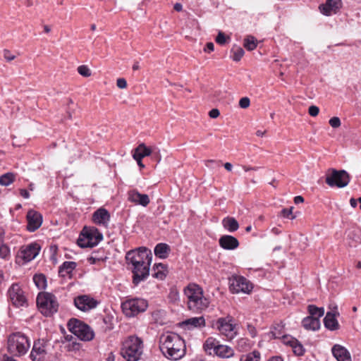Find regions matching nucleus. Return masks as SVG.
I'll return each instance as SVG.
<instances>
[{
    "label": "nucleus",
    "instance_id": "obj_1",
    "mask_svg": "<svg viewBox=\"0 0 361 361\" xmlns=\"http://www.w3.org/2000/svg\"><path fill=\"white\" fill-rule=\"evenodd\" d=\"M126 258L128 265H131L133 284L137 286L147 279L149 275L152 260L151 251L146 247H140L128 252Z\"/></svg>",
    "mask_w": 361,
    "mask_h": 361
},
{
    "label": "nucleus",
    "instance_id": "obj_2",
    "mask_svg": "<svg viewBox=\"0 0 361 361\" xmlns=\"http://www.w3.org/2000/svg\"><path fill=\"white\" fill-rule=\"evenodd\" d=\"M160 350L168 359L178 360L185 354V344L178 334L170 333L160 337Z\"/></svg>",
    "mask_w": 361,
    "mask_h": 361
},
{
    "label": "nucleus",
    "instance_id": "obj_3",
    "mask_svg": "<svg viewBox=\"0 0 361 361\" xmlns=\"http://www.w3.org/2000/svg\"><path fill=\"white\" fill-rule=\"evenodd\" d=\"M184 295L186 297L187 307L193 313H201L209 305V300L204 295L202 287L196 283H189L184 288Z\"/></svg>",
    "mask_w": 361,
    "mask_h": 361
},
{
    "label": "nucleus",
    "instance_id": "obj_4",
    "mask_svg": "<svg viewBox=\"0 0 361 361\" xmlns=\"http://www.w3.org/2000/svg\"><path fill=\"white\" fill-rule=\"evenodd\" d=\"M143 341L136 336L127 337L122 343L121 354L127 361H137L143 353Z\"/></svg>",
    "mask_w": 361,
    "mask_h": 361
},
{
    "label": "nucleus",
    "instance_id": "obj_5",
    "mask_svg": "<svg viewBox=\"0 0 361 361\" xmlns=\"http://www.w3.org/2000/svg\"><path fill=\"white\" fill-rule=\"evenodd\" d=\"M30 347L28 338L20 332L13 333L8 338V351L13 356L25 355Z\"/></svg>",
    "mask_w": 361,
    "mask_h": 361
},
{
    "label": "nucleus",
    "instance_id": "obj_6",
    "mask_svg": "<svg viewBox=\"0 0 361 361\" xmlns=\"http://www.w3.org/2000/svg\"><path fill=\"white\" fill-rule=\"evenodd\" d=\"M37 305L41 313L46 317L52 315L59 309V302L56 296L48 292H42L38 294Z\"/></svg>",
    "mask_w": 361,
    "mask_h": 361
},
{
    "label": "nucleus",
    "instance_id": "obj_7",
    "mask_svg": "<svg viewBox=\"0 0 361 361\" xmlns=\"http://www.w3.org/2000/svg\"><path fill=\"white\" fill-rule=\"evenodd\" d=\"M103 238L102 234L94 227H84L78 239L80 247H92Z\"/></svg>",
    "mask_w": 361,
    "mask_h": 361
},
{
    "label": "nucleus",
    "instance_id": "obj_8",
    "mask_svg": "<svg viewBox=\"0 0 361 361\" xmlns=\"http://www.w3.org/2000/svg\"><path fill=\"white\" fill-rule=\"evenodd\" d=\"M148 307V302L142 298L128 299L121 304L123 313L128 317H134L145 312Z\"/></svg>",
    "mask_w": 361,
    "mask_h": 361
},
{
    "label": "nucleus",
    "instance_id": "obj_9",
    "mask_svg": "<svg viewBox=\"0 0 361 361\" xmlns=\"http://www.w3.org/2000/svg\"><path fill=\"white\" fill-rule=\"evenodd\" d=\"M350 182V176L345 170L329 169L326 176V183L331 187L344 188Z\"/></svg>",
    "mask_w": 361,
    "mask_h": 361
},
{
    "label": "nucleus",
    "instance_id": "obj_10",
    "mask_svg": "<svg viewBox=\"0 0 361 361\" xmlns=\"http://www.w3.org/2000/svg\"><path fill=\"white\" fill-rule=\"evenodd\" d=\"M71 332L82 341H91L94 338V333L90 326L77 319H71L68 323Z\"/></svg>",
    "mask_w": 361,
    "mask_h": 361
},
{
    "label": "nucleus",
    "instance_id": "obj_11",
    "mask_svg": "<svg viewBox=\"0 0 361 361\" xmlns=\"http://www.w3.org/2000/svg\"><path fill=\"white\" fill-rule=\"evenodd\" d=\"M39 250L40 246L36 243L20 247L16 257V263L23 265L32 261L39 254Z\"/></svg>",
    "mask_w": 361,
    "mask_h": 361
},
{
    "label": "nucleus",
    "instance_id": "obj_12",
    "mask_svg": "<svg viewBox=\"0 0 361 361\" xmlns=\"http://www.w3.org/2000/svg\"><path fill=\"white\" fill-rule=\"evenodd\" d=\"M234 319L231 315L225 317L219 318L213 324V327L216 328L221 334L225 336L228 339H233L235 335Z\"/></svg>",
    "mask_w": 361,
    "mask_h": 361
},
{
    "label": "nucleus",
    "instance_id": "obj_13",
    "mask_svg": "<svg viewBox=\"0 0 361 361\" xmlns=\"http://www.w3.org/2000/svg\"><path fill=\"white\" fill-rule=\"evenodd\" d=\"M252 288V283L244 276L234 275L229 279V289L232 293L249 294Z\"/></svg>",
    "mask_w": 361,
    "mask_h": 361
},
{
    "label": "nucleus",
    "instance_id": "obj_14",
    "mask_svg": "<svg viewBox=\"0 0 361 361\" xmlns=\"http://www.w3.org/2000/svg\"><path fill=\"white\" fill-rule=\"evenodd\" d=\"M8 295L11 302L16 307L27 305V298L25 293L18 283H13L8 290Z\"/></svg>",
    "mask_w": 361,
    "mask_h": 361
},
{
    "label": "nucleus",
    "instance_id": "obj_15",
    "mask_svg": "<svg viewBox=\"0 0 361 361\" xmlns=\"http://www.w3.org/2000/svg\"><path fill=\"white\" fill-rule=\"evenodd\" d=\"M74 305L78 310L87 312L95 308L98 302L90 295H82L74 298Z\"/></svg>",
    "mask_w": 361,
    "mask_h": 361
},
{
    "label": "nucleus",
    "instance_id": "obj_16",
    "mask_svg": "<svg viewBox=\"0 0 361 361\" xmlns=\"http://www.w3.org/2000/svg\"><path fill=\"white\" fill-rule=\"evenodd\" d=\"M27 221V229L30 232L37 230L42 224V215L34 210L30 209L26 215Z\"/></svg>",
    "mask_w": 361,
    "mask_h": 361
},
{
    "label": "nucleus",
    "instance_id": "obj_17",
    "mask_svg": "<svg viewBox=\"0 0 361 361\" xmlns=\"http://www.w3.org/2000/svg\"><path fill=\"white\" fill-rule=\"evenodd\" d=\"M47 354L46 342L43 340L35 341L30 357L32 361H43Z\"/></svg>",
    "mask_w": 361,
    "mask_h": 361
},
{
    "label": "nucleus",
    "instance_id": "obj_18",
    "mask_svg": "<svg viewBox=\"0 0 361 361\" xmlns=\"http://www.w3.org/2000/svg\"><path fill=\"white\" fill-rule=\"evenodd\" d=\"M128 200L129 202L142 207H147L150 200L147 194H141L137 190H131L128 192Z\"/></svg>",
    "mask_w": 361,
    "mask_h": 361
},
{
    "label": "nucleus",
    "instance_id": "obj_19",
    "mask_svg": "<svg viewBox=\"0 0 361 361\" xmlns=\"http://www.w3.org/2000/svg\"><path fill=\"white\" fill-rule=\"evenodd\" d=\"M342 6L341 0H326L319 6L320 11L326 16L336 13Z\"/></svg>",
    "mask_w": 361,
    "mask_h": 361
},
{
    "label": "nucleus",
    "instance_id": "obj_20",
    "mask_svg": "<svg viewBox=\"0 0 361 361\" xmlns=\"http://www.w3.org/2000/svg\"><path fill=\"white\" fill-rule=\"evenodd\" d=\"M331 351L337 361H352L349 351L339 344H335L332 347Z\"/></svg>",
    "mask_w": 361,
    "mask_h": 361
},
{
    "label": "nucleus",
    "instance_id": "obj_21",
    "mask_svg": "<svg viewBox=\"0 0 361 361\" xmlns=\"http://www.w3.org/2000/svg\"><path fill=\"white\" fill-rule=\"evenodd\" d=\"M110 219V214L108 211L104 208H99L96 210L92 215V221L98 225L107 226Z\"/></svg>",
    "mask_w": 361,
    "mask_h": 361
},
{
    "label": "nucleus",
    "instance_id": "obj_22",
    "mask_svg": "<svg viewBox=\"0 0 361 361\" xmlns=\"http://www.w3.org/2000/svg\"><path fill=\"white\" fill-rule=\"evenodd\" d=\"M219 243L224 250H235L239 246L238 239L229 235L221 236L219 240Z\"/></svg>",
    "mask_w": 361,
    "mask_h": 361
},
{
    "label": "nucleus",
    "instance_id": "obj_23",
    "mask_svg": "<svg viewBox=\"0 0 361 361\" xmlns=\"http://www.w3.org/2000/svg\"><path fill=\"white\" fill-rule=\"evenodd\" d=\"M284 343L289 345L293 348L295 355L300 356L304 354L305 349L302 345L295 338L293 337H284Z\"/></svg>",
    "mask_w": 361,
    "mask_h": 361
},
{
    "label": "nucleus",
    "instance_id": "obj_24",
    "mask_svg": "<svg viewBox=\"0 0 361 361\" xmlns=\"http://www.w3.org/2000/svg\"><path fill=\"white\" fill-rule=\"evenodd\" d=\"M324 324L326 329L334 331L339 328V324L336 318V313L329 312L326 313L324 319Z\"/></svg>",
    "mask_w": 361,
    "mask_h": 361
},
{
    "label": "nucleus",
    "instance_id": "obj_25",
    "mask_svg": "<svg viewBox=\"0 0 361 361\" xmlns=\"http://www.w3.org/2000/svg\"><path fill=\"white\" fill-rule=\"evenodd\" d=\"M152 153V150L150 147H147L144 143H141L135 149L133 157L134 159H142Z\"/></svg>",
    "mask_w": 361,
    "mask_h": 361
},
{
    "label": "nucleus",
    "instance_id": "obj_26",
    "mask_svg": "<svg viewBox=\"0 0 361 361\" xmlns=\"http://www.w3.org/2000/svg\"><path fill=\"white\" fill-rule=\"evenodd\" d=\"M302 326L306 330L317 331L320 327V322L317 317H307L302 319Z\"/></svg>",
    "mask_w": 361,
    "mask_h": 361
},
{
    "label": "nucleus",
    "instance_id": "obj_27",
    "mask_svg": "<svg viewBox=\"0 0 361 361\" xmlns=\"http://www.w3.org/2000/svg\"><path fill=\"white\" fill-rule=\"evenodd\" d=\"M168 274L167 267L166 265L159 263L155 264L152 268V276L159 280H164Z\"/></svg>",
    "mask_w": 361,
    "mask_h": 361
},
{
    "label": "nucleus",
    "instance_id": "obj_28",
    "mask_svg": "<svg viewBox=\"0 0 361 361\" xmlns=\"http://www.w3.org/2000/svg\"><path fill=\"white\" fill-rule=\"evenodd\" d=\"M214 354L221 358H229L233 356L234 350L228 345L219 344Z\"/></svg>",
    "mask_w": 361,
    "mask_h": 361
},
{
    "label": "nucleus",
    "instance_id": "obj_29",
    "mask_svg": "<svg viewBox=\"0 0 361 361\" xmlns=\"http://www.w3.org/2000/svg\"><path fill=\"white\" fill-rule=\"evenodd\" d=\"M77 264L75 262H65L59 267V273L61 277H66L71 274Z\"/></svg>",
    "mask_w": 361,
    "mask_h": 361
},
{
    "label": "nucleus",
    "instance_id": "obj_30",
    "mask_svg": "<svg viewBox=\"0 0 361 361\" xmlns=\"http://www.w3.org/2000/svg\"><path fill=\"white\" fill-rule=\"evenodd\" d=\"M171 251V248L169 245L166 243H159L154 247V254L157 257L166 259Z\"/></svg>",
    "mask_w": 361,
    "mask_h": 361
},
{
    "label": "nucleus",
    "instance_id": "obj_31",
    "mask_svg": "<svg viewBox=\"0 0 361 361\" xmlns=\"http://www.w3.org/2000/svg\"><path fill=\"white\" fill-rule=\"evenodd\" d=\"M222 225L229 232H234L239 228L238 222L233 217L227 216L222 220Z\"/></svg>",
    "mask_w": 361,
    "mask_h": 361
},
{
    "label": "nucleus",
    "instance_id": "obj_32",
    "mask_svg": "<svg viewBox=\"0 0 361 361\" xmlns=\"http://www.w3.org/2000/svg\"><path fill=\"white\" fill-rule=\"evenodd\" d=\"M219 345V341L212 337H209L204 342L203 348L209 354L215 353L217 346Z\"/></svg>",
    "mask_w": 361,
    "mask_h": 361
},
{
    "label": "nucleus",
    "instance_id": "obj_33",
    "mask_svg": "<svg viewBox=\"0 0 361 361\" xmlns=\"http://www.w3.org/2000/svg\"><path fill=\"white\" fill-rule=\"evenodd\" d=\"M183 324L190 325L192 327L201 328L205 326V319L204 317H192L186 319Z\"/></svg>",
    "mask_w": 361,
    "mask_h": 361
},
{
    "label": "nucleus",
    "instance_id": "obj_34",
    "mask_svg": "<svg viewBox=\"0 0 361 361\" xmlns=\"http://www.w3.org/2000/svg\"><path fill=\"white\" fill-rule=\"evenodd\" d=\"M270 334L272 335V337L274 338H283L284 341V337H288L287 336H284V325L282 323L276 324L273 326L271 328V331Z\"/></svg>",
    "mask_w": 361,
    "mask_h": 361
},
{
    "label": "nucleus",
    "instance_id": "obj_35",
    "mask_svg": "<svg viewBox=\"0 0 361 361\" xmlns=\"http://www.w3.org/2000/svg\"><path fill=\"white\" fill-rule=\"evenodd\" d=\"M261 354L257 350H254L241 355L240 361H260Z\"/></svg>",
    "mask_w": 361,
    "mask_h": 361
},
{
    "label": "nucleus",
    "instance_id": "obj_36",
    "mask_svg": "<svg viewBox=\"0 0 361 361\" xmlns=\"http://www.w3.org/2000/svg\"><path fill=\"white\" fill-rule=\"evenodd\" d=\"M16 179V175L13 173H6L0 176V185L8 186L11 185Z\"/></svg>",
    "mask_w": 361,
    "mask_h": 361
},
{
    "label": "nucleus",
    "instance_id": "obj_37",
    "mask_svg": "<svg viewBox=\"0 0 361 361\" xmlns=\"http://www.w3.org/2000/svg\"><path fill=\"white\" fill-rule=\"evenodd\" d=\"M33 281H34V283H35L36 286L39 289L45 288V287L47 286V279L44 274H35L33 276Z\"/></svg>",
    "mask_w": 361,
    "mask_h": 361
},
{
    "label": "nucleus",
    "instance_id": "obj_38",
    "mask_svg": "<svg viewBox=\"0 0 361 361\" xmlns=\"http://www.w3.org/2000/svg\"><path fill=\"white\" fill-rule=\"evenodd\" d=\"M307 308L310 314V317H317L318 319H319V318L324 314V308H319L313 305H310Z\"/></svg>",
    "mask_w": 361,
    "mask_h": 361
},
{
    "label": "nucleus",
    "instance_id": "obj_39",
    "mask_svg": "<svg viewBox=\"0 0 361 361\" xmlns=\"http://www.w3.org/2000/svg\"><path fill=\"white\" fill-rule=\"evenodd\" d=\"M231 52L233 54L232 59L234 61H239L245 54L243 49L238 46H234L231 49Z\"/></svg>",
    "mask_w": 361,
    "mask_h": 361
},
{
    "label": "nucleus",
    "instance_id": "obj_40",
    "mask_svg": "<svg viewBox=\"0 0 361 361\" xmlns=\"http://www.w3.org/2000/svg\"><path fill=\"white\" fill-rule=\"evenodd\" d=\"M244 47L248 51H252L257 47V41L252 36L247 37L244 40Z\"/></svg>",
    "mask_w": 361,
    "mask_h": 361
},
{
    "label": "nucleus",
    "instance_id": "obj_41",
    "mask_svg": "<svg viewBox=\"0 0 361 361\" xmlns=\"http://www.w3.org/2000/svg\"><path fill=\"white\" fill-rule=\"evenodd\" d=\"M77 71L80 75H81L83 77H90L92 75V72L90 69L88 68L86 65H81L79 66L77 68Z\"/></svg>",
    "mask_w": 361,
    "mask_h": 361
},
{
    "label": "nucleus",
    "instance_id": "obj_42",
    "mask_svg": "<svg viewBox=\"0 0 361 361\" xmlns=\"http://www.w3.org/2000/svg\"><path fill=\"white\" fill-rule=\"evenodd\" d=\"M10 256V248L5 244L0 245V257L6 259Z\"/></svg>",
    "mask_w": 361,
    "mask_h": 361
},
{
    "label": "nucleus",
    "instance_id": "obj_43",
    "mask_svg": "<svg viewBox=\"0 0 361 361\" xmlns=\"http://www.w3.org/2000/svg\"><path fill=\"white\" fill-rule=\"evenodd\" d=\"M227 37H226L225 34L223 32H219L216 37V42L219 44L223 45L226 42ZM228 39L229 37H228Z\"/></svg>",
    "mask_w": 361,
    "mask_h": 361
},
{
    "label": "nucleus",
    "instance_id": "obj_44",
    "mask_svg": "<svg viewBox=\"0 0 361 361\" xmlns=\"http://www.w3.org/2000/svg\"><path fill=\"white\" fill-rule=\"evenodd\" d=\"M250 105V100L248 97H242L239 101V106L242 109H247Z\"/></svg>",
    "mask_w": 361,
    "mask_h": 361
},
{
    "label": "nucleus",
    "instance_id": "obj_45",
    "mask_svg": "<svg viewBox=\"0 0 361 361\" xmlns=\"http://www.w3.org/2000/svg\"><path fill=\"white\" fill-rule=\"evenodd\" d=\"M293 207H290L289 209H283L281 210V214L283 217L293 219H295V216L292 215Z\"/></svg>",
    "mask_w": 361,
    "mask_h": 361
},
{
    "label": "nucleus",
    "instance_id": "obj_46",
    "mask_svg": "<svg viewBox=\"0 0 361 361\" xmlns=\"http://www.w3.org/2000/svg\"><path fill=\"white\" fill-rule=\"evenodd\" d=\"M329 124L332 128H336L340 127L341 121L338 117H333L329 120Z\"/></svg>",
    "mask_w": 361,
    "mask_h": 361
},
{
    "label": "nucleus",
    "instance_id": "obj_47",
    "mask_svg": "<svg viewBox=\"0 0 361 361\" xmlns=\"http://www.w3.org/2000/svg\"><path fill=\"white\" fill-rule=\"evenodd\" d=\"M319 109L317 106H310L308 109V113L312 116H316L318 115Z\"/></svg>",
    "mask_w": 361,
    "mask_h": 361
},
{
    "label": "nucleus",
    "instance_id": "obj_48",
    "mask_svg": "<svg viewBox=\"0 0 361 361\" xmlns=\"http://www.w3.org/2000/svg\"><path fill=\"white\" fill-rule=\"evenodd\" d=\"M4 56L5 59L8 61H11L13 59H15L16 56L12 54L10 51L8 50H4Z\"/></svg>",
    "mask_w": 361,
    "mask_h": 361
},
{
    "label": "nucleus",
    "instance_id": "obj_49",
    "mask_svg": "<svg viewBox=\"0 0 361 361\" xmlns=\"http://www.w3.org/2000/svg\"><path fill=\"white\" fill-rule=\"evenodd\" d=\"M116 85L120 89H124L127 87V82L124 78H118L116 81Z\"/></svg>",
    "mask_w": 361,
    "mask_h": 361
},
{
    "label": "nucleus",
    "instance_id": "obj_50",
    "mask_svg": "<svg viewBox=\"0 0 361 361\" xmlns=\"http://www.w3.org/2000/svg\"><path fill=\"white\" fill-rule=\"evenodd\" d=\"M220 114V112L219 111V109H212L209 112V115L211 118H217Z\"/></svg>",
    "mask_w": 361,
    "mask_h": 361
},
{
    "label": "nucleus",
    "instance_id": "obj_51",
    "mask_svg": "<svg viewBox=\"0 0 361 361\" xmlns=\"http://www.w3.org/2000/svg\"><path fill=\"white\" fill-rule=\"evenodd\" d=\"M214 49V45L212 42H207L206 47L204 49V51L206 52H212Z\"/></svg>",
    "mask_w": 361,
    "mask_h": 361
},
{
    "label": "nucleus",
    "instance_id": "obj_52",
    "mask_svg": "<svg viewBox=\"0 0 361 361\" xmlns=\"http://www.w3.org/2000/svg\"><path fill=\"white\" fill-rule=\"evenodd\" d=\"M20 195L23 197H24V198H25V199H27V198H29V197H30V193H29V192H28L27 190H25V189H20Z\"/></svg>",
    "mask_w": 361,
    "mask_h": 361
},
{
    "label": "nucleus",
    "instance_id": "obj_53",
    "mask_svg": "<svg viewBox=\"0 0 361 361\" xmlns=\"http://www.w3.org/2000/svg\"><path fill=\"white\" fill-rule=\"evenodd\" d=\"M242 168L245 171H256L257 170V167H252V166H242Z\"/></svg>",
    "mask_w": 361,
    "mask_h": 361
},
{
    "label": "nucleus",
    "instance_id": "obj_54",
    "mask_svg": "<svg viewBox=\"0 0 361 361\" xmlns=\"http://www.w3.org/2000/svg\"><path fill=\"white\" fill-rule=\"evenodd\" d=\"M304 202V198L302 196H296L294 198V202L295 204H300Z\"/></svg>",
    "mask_w": 361,
    "mask_h": 361
},
{
    "label": "nucleus",
    "instance_id": "obj_55",
    "mask_svg": "<svg viewBox=\"0 0 361 361\" xmlns=\"http://www.w3.org/2000/svg\"><path fill=\"white\" fill-rule=\"evenodd\" d=\"M173 8H174V10H175V11H178V12H179V11H182V9H183V6H182V4H180V3H176V4H174Z\"/></svg>",
    "mask_w": 361,
    "mask_h": 361
},
{
    "label": "nucleus",
    "instance_id": "obj_56",
    "mask_svg": "<svg viewBox=\"0 0 361 361\" xmlns=\"http://www.w3.org/2000/svg\"><path fill=\"white\" fill-rule=\"evenodd\" d=\"M114 360H115V355H114L113 353H110L105 360V361H114Z\"/></svg>",
    "mask_w": 361,
    "mask_h": 361
},
{
    "label": "nucleus",
    "instance_id": "obj_57",
    "mask_svg": "<svg viewBox=\"0 0 361 361\" xmlns=\"http://www.w3.org/2000/svg\"><path fill=\"white\" fill-rule=\"evenodd\" d=\"M268 361H283L280 356H274L268 360Z\"/></svg>",
    "mask_w": 361,
    "mask_h": 361
},
{
    "label": "nucleus",
    "instance_id": "obj_58",
    "mask_svg": "<svg viewBox=\"0 0 361 361\" xmlns=\"http://www.w3.org/2000/svg\"><path fill=\"white\" fill-rule=\"evenodd\" d=\"M224 168H225L227 171H232L233 166H232V164H231V163H229V162H226V163H225V164H224Z\"/></svg>",
    "mask_w": 361,
    "mask_h": 361
},
{
    "label": "nucleus",
    "instance_id": "obj_59",
    "mask_svg": "<svg viewBox=\"0 0 361 361\" xmlns=\"http://www.w3.org/2000/svg\"><path fill=\"white\" fill-rule=\"evenodd\" d=\"M357 201L358 200H357L354 198H351L350 200V204L351 207H353V208L356 207L357 204Z\"/></svg>",
    "mask_w": 361,
    "mask_h": 361
},
{
    "label": "nucleus",
    "instance_id": "obj_60",
    "mask_svg": "<svg viewBox=\"0 0 361 361\" xmlns=\"http://www.w3.org/2000/svg\"><path fill=\"white\" fill-rule=\"evenodd\" d=\"M266 133V131L264 130H258L257 132H256V135L258 136V137H262L264 135V134Z\"/></svg>",
    "mask_w": 361,
    "mask_h": 361
},
{
    "label": "nucleus",
    "instance_id": "obj_61",
    "mask_svg": "<svg viewBox=\"0 0 361 361\" xmlns=\"http://www.w3.org/2000/svg\"><path fill=\"white\" fill-rule=\"evenodd\" d=\"M139 68H140L139 63L138 62H135L134 64L133 65V71H137Z\"/></svg>",
    "mask_w": 361,
    "mask_h": 361
},
{
    "label": "nucleus",
    "instance_id": "obj_62",
    "mask_svg": "<svg viewBox=\"0 0 361 361\" xmlns=\"http://www.w3.org/2000/svg\"><path fill=\"white\" fill-rule=\"evenodd\" d=\"M135 160L140 168L145 167V165L142 162V159H135Z\"/></svg>",
    "mask_w": 361,
    "mask_h": 361
},
{
    "label": "nucleus",
    "instance_id": "obj_63",
    "mask_svg": "<svg viewBox=\"0 0 361 361\" xmlns=\"http://www.w3.org/2000/svg\"><path fill=\"white\" fill-rule=\"evenodd\" d=\"M44 30L45 32L49 33L51 31V29H50L49 26L44 25Z\"/></svg>",
    "mask_w": 361,
    "mask_h": 361
},
{
    "label": "nucleus",
    "instance_id": "obj_64",
    "mask_svg": "<svg viewBox=\"0 0 361 361\" xmlns=\"http://www.w3.org/2000/svg\"><path fill=\"white\" fill-rule=\"evenodd\" d=\"M4 361H16V360L11 357H6Z\"/></svg>",
    "mask_w": 361,
    "mask_h": 361
}]
</instances>
